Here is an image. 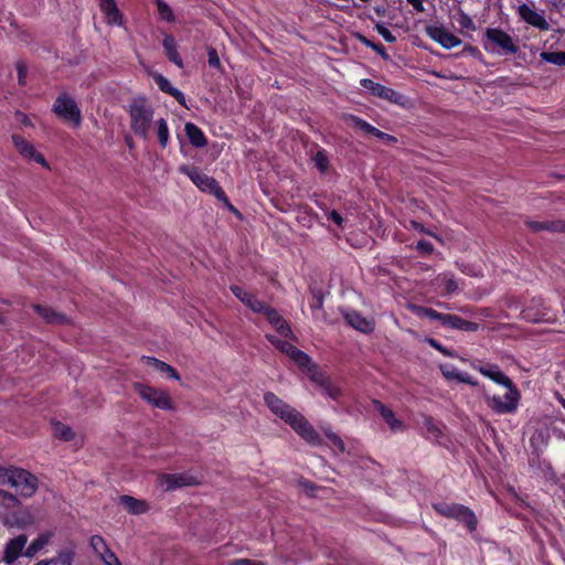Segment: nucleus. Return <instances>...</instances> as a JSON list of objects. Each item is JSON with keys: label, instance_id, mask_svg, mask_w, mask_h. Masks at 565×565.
<instances>
[{"label": "nucleus", "instance_id": "obj_1", "mask_svg": "<svg viewBox=\"0 0 565 565\" xmlns=\"http://www.w3.org/2000/svg\"><path fill=\"white\" fill-rule=\"evenodd\" d=\"M264 402L269 411L287 425L310 446L317 447L322 444V438L310 424V422L296 408L284 402L271 392L264 395Z\"/></svg>", "mask_w": 565, "mask_h": 565}, {"label": "nucleus", "instance_id": "obj_2", "mask_svg": "<svg viewBox=\"0 0 565 565\" xmlns=\"http://www.w3.org/2000/svg\"><path fill=\"white\" fill-rule=\"evenodd\" d=\"M264 402L269 411L287 425L310 446L317 447L322 444V438L310 424V422L296 408L284 402L271 392L264 395Z\"/></svg>", "mask_w": 565, "mask_h": 565}, {"label": "nucleus", "instance_id": "obj_3", "mask_svg": "<svg viewBox=\"0 0 565 565\" xmlns=\"http://www.w3.org/2000/svg\"><path fill=\"white\" fill-rule=\"evenodd\" d=\"M128 114L132 132L142 139H147L153 121V107L145 98H135L128 105Z\"/></svg>", "mask_w": 565, "mask_h": 565}, {"label": "nucleus", "instance_id": "obj_4", "mask_svg": "<svg viewBox=\"0 0 565 565\" xmlns=\"http://www.w3.org/2000/svg\"><path fill=\"white\" fill-rule=\"evenodd\" d=\"M134 388L139 397L152 407L161 411H172L174 408L170 394L164 390L142 383H136Z\"/></svg>", "mask_w": 565, "mask_h": 565}, {"label": "nucleus", "instance_id": "obj_5", "mask_svg": "<svg viewBox=\"0 0 565 565\" xmlns=\"http://www.w3.org/2000/svg\"><path fill=\"white\" fill-rule=\"evenodd\" d=\"M52 110L61 119L72 122L75 127L82 124V113L76 100L65 92L57 95Z\"/></svg>", "mask_w": 565, "mask_h": 565}, {"label": "nucleus", "instance_id": "obj_6", "mask_svg": "<svg viewBox=\"0 0 565 565\" xmlns=\"http://www.w3.org/2000/svg\"><path fill=\"white\" fill-rule=\"evenodd\" d=\"M243 303H245L254 312L264 313L267 317L270 324H273V327H275V329L281 337L288 338L292 334L291 329L289 328V326H287L285 323V321L278 315V312L268 308L264 302L258 300L254 295L249 294L245 299H243Z\"/></svg>", "mask_w": 565, "mask_h": 565}, {"label": "nucleus", "instance_id": "obj_7", "mask_svg": "<svg viewBox=\"0 0 565 565\" xmlns=\"http://www.w3.org/2000/svg\"><path fill=\"white\" fill-rule=\"evenodd\" d=\"M484 49L488 52L503 54H515L519 47L512 38L499 29H489L486 32Z\"/></svg>", "mask_w": 565, "mask_h": 565}, {"label": "nucleus", "instance_id": "obj_8", "mask_svg": "<svg viewBox=\"0 0 565 565\" xmlns=\"http://www.w3.org/2000/svg\"><path fill=\"white\" fill-rule=\"evenodd\" d=\"M507 390L508 391L503 397L488 394L484 395V402L495 414H513L519 407L521 393L518 387Z\"/></svg>", "mask_w": 565, "mask_h": 565}, {"label": "nucleus", "instance_id": "obj_9", "mask_svg": "<svg viewBox=\"0 0 565 565\" xmlns=\"http://www.w3.org/2000/svg\"><path fill=\"white\" fill-rule=\"evenodd\" d=\"M9 486L15 489L19 497L28 499L36 492L39 488V480L36 476L30 471L13 467Z\"/></svg>", "mask_w": 565, "mask_h": 565}, {"label": "nucleus", "instance_id": "obj_10", "mask_svg": "<svg viewBox=\"0 0 565 565\" xmlns=\"http://www.w3.org/2000/svg\"><path fill=\"white\" fill-rule=\"evenodd\" d=\"M179 171L189 177L200 190L210 192L216 198L225 200V194L216 180L201 172L196 167L181 166Z\"/></svg>", "mask_w": 565, "mask_h": 565}, {"label": "nucleus", "instance_id": "obj_11", "mask_svg": "<svg viewBox=\"0 0 565 565\" xmlns=\"http://www.w3.org/2000/svg\"><path fill=\"white\" fill-rule=\"evenodd\" d=\"M434 508L439 514L465 523L469 531L476 529L477 518L469 508L456 503H438L435 504Z\"/></svg>", "mask_w": 565, "mask_h": 565}, {"label": "nucleus", "instance_id": "obj_12", "mask_svg": "<svg viewBox=\"0 0 565 565\" xmlns=\"http://www.w3.org/2000/svg\"><path fill=\"white\" fill-rule=\"evenodd\" d=\"M267 339L282 353L287 354L295 363L303 370L311 371L313 363L308 354L295 348L287 340H280L276 335H267Z\"/></svg>", "mask_w": 565, "mask_h": 565}, {"label": "nucleus", "instance_id": "obj_13", "mask_svg": "<svg viewBox=\"0 0 565 565\" xmlns=\"http://www.w3.org/2000/svg\"><path fill=\"white\" fill-rule=\"evenodd\" d=\"M200 482L196 476L190 473H163L158 478L159 487L164 491L175 490L182 487L194 486Z\"/></svg>", "mask_w": 565, "mask_h": 565}, {"label": "nucleus", "instance_id": "obj_14", "mask_svg": "<svg viewBox=\"0 0 565 565\" xmlns=\"http://www.w3.org/2000/svg\"><path fill=\"white\" fill-rule=\"evenodd\" d=\"M519 18L529 25L541 31L550 30V24L542 11H537L533 4L521 3L516 7Z\"/></svg>", "mask_w": 565, "mask_h": 565}, {"label": "nucleus", "instance_id": "obj_15", "mask_svg": "<svg viewBox=\"0 0 565 565\" xmlns=\"http://www.w3.org/2000/svg\"><path fill=\"white\" fill-rule=\"evenodd\" d=\"M426 34L447 50L461 44V40L443 25L434 24L426 26Z\"/></svg>", "mask_w": 565, "mask_h": 565}, {"label": "nucleus", "instance_id": "obj_16", "mask_svg": "<svg viewBox=\"0 0 565 565\" xmlns=\"http://www.w3.org/2000/svg\"><path fill=\"white\" fill-rule=\"evenodd\" d=\"M89 545L103 565H122L100 535H93L89 540Z\"/></svg>", "mask_w": 565, "mask_h": 565}, {"label": "nucleus", "instance_id": "obj_17", "mask_svg": "<svg viewBox=\"0 0 565 565\" xmlns=\"http://www.w3.org/2000/svg\"><path fill=\"white\" fill-rule=\"evenodd\" d=\"M360 84L365 89L370 90L374 96L380 97L382 99L401 104L403 100V96L395 92L394 89L386 87L380 83H375L370 78H362Z\"/></svg>", "mask_w": 565, "mask_h": 565}, {"label": "nucleus", "instance_id": "obj_18", "mask_svg": "<svg viewBox=\"0 0 565 565\" xmlns=\"http://www.w3.org/2000/svg\"><path fill=\"white\" fill-rule=\"evenodd\" d=\"M28 543V536L20 534L11 539L4 546L2 561L12 565L21 555Z\"/></svg>", "mask_w": 565, "mask_h": 565}, {"label": "nucleus", "instance_id": "obj_19", "mask_svg": "<svg viewBox=\"0 0 565 565\" xmlns=\"http://www.w3.org/2000/svg\"><path fill=\"white\" fill-rule=\"evenodd\" d=\"M483 376L490 379L494 383L502 385L505 388L516 387L511 379L507 376L498 365H473Z\"/></svg>", "mask_w": 565, "mask_h": 565}, {"label": "nucleus", "instance_id": "obj_20", "mask_svg": "<svg viewBox=\"0 0 565 565\" xmlns=\"http://www.w3.org/2000/svg\"><path fill=\"white\" fill-rule=\"evenodd\" d=\"M343 317L353 329L360 332L370 333L374 329V321L372 319L363 317L360 312L355 310L343 311Z\"/></svg>", "mask_w": 565, "mask_h": 565}, {"label": "nucleus", "instance_id": "obj_21", "mask_svg": "<svg viewBox=\"0 0 565 565\" xmlns=\"http://www.w3.org/2000/svg\"><path fill=\"white\" fill-rule=\"evenodd\" d=\"M12 141L15 149L19 151L21 156L28 159H33L43 167H47L44 157L40 152H38L35 148L26 140H24L22 137L14 135L12 136Z\"/></svg>", "mask_w": 565, "mask_h": 565}, {"label": "nucleus", "instance_id": "obj_22", "mask_svg": "<svg viewBox=\"0 0 565 565\" xmlns=\"http://www.w3.org/2000/svg\"><path fill=\"white\" fill-rule=\"evenodd\" d=\"M99 8L108 24L118 26L122 24V15L114 0H99Z\"/></svg>", "mask_w": 565, "mask_h": 565}, {"label": "nucleus", "instance_id": "obj_23", "mask_svg": "<svg viewBox=\"0 0 565 565\" xmlns=\"http://www.w3.org/2000/svg\"><path fill=\"white\" fill-rule=\"evenodd\" d=\"M308 374L313 382L322 386V393L324 395L329 396L332 399H337L340 396V390L326 381L324 376L318 371L316 364L311 366V371H308Z\"/></svg>", "mask_w": 565, "mask_h": 565}, {"label": "nucleus", "instance_id": "obj_24", "mask_svg": "<svg viewBox=\"0 0 565 565\" xmlns=\"http://www.w3.org/2000/svg\"><path fill=\"white\" fill-rule=\"evenodd\" d=\"M443 326L451 329L476 332L479 330V324L472 321L465 320L458 316L446 315L443 317Z\"/></svg>", "mask_w": 565, "mask_h": 565}, {"label": "nucleus", "instance_id": "obj_25", "mask_svg": "<svg viewBox=\"0 0 565 565\" xmlns=\"http://www.w3.org/2000/svg\"><path fill=\"white\" fill-rule=\"evenodd\" d=\"M374 406L375 409L381 414L383 419L386 422L391 430L402 431L405 428L403 422L396 418L392 409L386 407L383 403L375 401Z\"/></svg>", "mask_w": 565, "mask_h": 565}, {"label": "nucleus", "instance_id": "obj_26", "mask_svg": "<svg viewBox=\"0 0 565 565\" xmlns=\"http://www.w3.org/2000/svg\"><path fill=\"white\" fill-rule=\"evenodd\" d=\"M119 502L130 514H142L149 509V505L145 500H139L130 495H121L119 498Z\"/></svg>", "mask_w": 565, "mask_h": 565}, {"label": "nucleus", "instance_id": "obj_27", "mask_svg": "<svg viewBox=\"0 0 565 565\" xmlns=\"http://www.w3.org/2000/svg\"><path fill=\"white\" fill-rule=\"evenodd\" d=\"M53 535L54 534L52 531H47V532H43V533L39 534L38 537H35L29 544V546L25 548L24 555L26 557L35 556L40 551H42L50 543Z\"/></svg>", "mask_w": 565, "mask_h": 565}, {"label": "nucleus", "instance_id": "obj_28", "mask_svg": "<svg viewBox=\"0 0 565 565\" xmlns=\"http://www.w3.org/2000/svg\"><path fill=\"white\" fill-rule=\"evenodd\" d=\"M184 131H185V135L192 146H194L196 148H203L207 145V140H206L202 129L199 128L193 122H186L184 125Z\"/></svg>", "mask_w": 565, "mask_h": 565}, {"label": "nucleus", "instance_id": "obj_29", "mask_svg": "<svg viewBox=\"0 0 565 565\" xmlns=\"http://www.w3.org/2000/svg\"><path fill=\"white\" fill-rule=\"evenodd\" d=\"M34 310L43 318L47 323L62 324L67 321L66 317L54 309L41 305H35Z\"/></svg>", "mask_w": 565, "mask_h": 565}, {"label": "nucleus", "instance_id": "obj_30", "mask_svg": "<svg viewBox=\"0 0 565 565\" xmlns=\"http://www.w3.org/2000/svg\"><path fill=\"white\" fill-rule=\"evenodd\" d=\"M142 361L147 365L153 366L157 371L166 374L168 377L173 379L175 381H180L179 373L175 371V369H173L168 363L162 362V361H160V360H158L156 358H152V356H142Z\"/></svg>", "mask_w": 565, "mask_h": 565}, {"label": "nucleus", "instance_id": "obj_31", "mask_svg": "<svg viewBox=\"0 0 565 565\" xmlns=\"http://www.w3.org/2000/svg\"><path fill=\"white\" fill-rule=\"evenodd\" d=\"M153 129L159 142V146L162 149H166L170 141V131L168 121L164 118H158L153 121Z\"/></svg>", "mask_w": 565, "mask_h": 565}, {"label": "nucleus", "instance_id": "obj_32", "mask_svg": "<svg viewBox=\"0 0 565 565\" xmlns=\"http://www.w3.org/2000/svg\"><path fill=\"white\" fill-rule=\"evenodd\" d=\"M162 45L169 61L174 63L177 66L182 67V60L177 51V44L174 39L171 35H166L163 38Z\"/></svg>", "mask_w": 565, "mask_h": 565}, {"label": "nucleus", "instance_id": "obj_33", "mask_svg": "<svg viewBox=\"0 0 565 565\" xmlns=\"http://www.w3.org/2000/svg\"><path fill=\"white\" fill-rule=\"evenodd\" d=\"M526 224L532 231H535V232H540L543 230L551 231V232H565V223H563L561 221H555V222L530 221Z\"/></svg>", "mask_w": 565, "mask_h": 565}, {"label": "nucleus", "instance_id": "obj_34", "mask_svg": "<svg viewBox=\"0 0 565 565\" xmlns=\"http://www.w3.org/2000/svg\"><path fill=\"white\" fill-rule=\"evenodd\" d=\"M435 284L437 286H443L446 294H452L458 290V282L456 281L454 275L449 273L438 275L435 278Z\"/></svg>", "mask_w": 565, "mask_h": 565}, {"label": "nucleus", "instance_id": "obj_35", "mask_svg": "<svg viewBox=\"0 0 565 565\" xmlns=\"http://www.w3.org/2000/svg\"><path fill=\"white\" fill-rule=\"evenodd\" d=\"M522 317L524 320L530 322H541L550 320L545 308L534 310L533 307H527L522 311Z\"/></svg>", "mask_w": 565, "mask_h": 565}, {"label": "nucleus", "instance_id": "obj_36", "mask_svg": "<svg viewBox=\"0 0 565 565\" xmlns=\"http://www.w3.org/2000/svg\"><path fill=\"white\" fill-rule=\"evenodd\" d=\"M347 121H348V125L350 127H352L353 129L363 131L369 135H372V132L377 131V128H375L374 126L370 125L365 120H363L354 115L348 116Z\"/></svg>", "mask_w": 565, "mask_h": 565}, {"label": "nucleus", "instance_id": "obj_37", "mask_svg": "<svg viewBox=\"0 0 565 565\" xmlns=\"http://www.w3.org/2000/svg\"><path fill=\"white\" fill-rule=\"evenodd\" d=\"M412 310L418 317L428 318L430 320H439L441 323H443V317L446 316L444 313L437 312L436 310H434L431 308H426V307H422V306H413Z\"/></svg>", "mask_w": 565, "mask_h": 565}, {"label": "nucleus", "instance_id": "obj_38", "mask_svg": "<svg viewBox=\"0 0 565 565\" xmlns=\"http://www.w3.org/2000/svg\"><path fill=\"white\" fill-rule=\"evenodd\" d=\"M53 434L55 437L65 441L71 440L74 436L72 429L60 422L53 424Z\"/></svg>", "mask_w": 565, "mask_h": 565}, {"label": "nucleus", "instance_id": "obj_39", "mask_svg": "<svg viewBox=\"0 0 565 565\" xmlns=\"http://www.w3.org/2000/svg\"><path fill=\"white\" fill-rule=\"evenodd\" d=\"M439 369L447 381H460L463 372H460L457 367L450 364H440Z\"/></svg>", "mask_w": 565, "mask_h": 565}, {"label": "nucleus", "instance_id": "obj_40", "mask_svg": "<svg viewBox=\"0 0 565 565\" xmlns=\"http://www.w3.org/2000/svg\"><path fill=\"white\" fill-rule=\"evenodd\" d=\"M154 1L157 3V10H158L159 18L167 22H172L174 20V14H173L172 9L169 7V4L167 2H164L163 0H154Z\"/></svg>", "mask_w": 565, "mask_h": 565}, {"label": "nucleus", "instance_id": "obj_41", "mask_svg": "<svg viewBox=\"0 0 565 565\" xmlns=\"http://www.w3.org/2000/svg\"><path fill=\"white\" fill-rule=\"evenodd\" d=\"M541 58L558 66L565 65V52H543Z\"/></svg>", "mask_w": 565, "mask_h": 565}, {"label": "nucleus", "instance_id": "obj_42", "mask_svg": "<svg viewBox=\"0 0 565 565\" xmlns=\"http://www.w3.org/2000/svg\"><path fill=\"white\" fill-rule=\"evenodd\" d=\"M424 429L430 439L437 440L441 436V430L433 418H425Z\"/></svg>", "mask_w": 565, "mask_h": 565}, {"label": "nucleus", "instance_id": "obj_43", "mask_svg": "<svg viewBox=\"0 0 565 565\" xmlns=\"http://www.w3.org/2000/svg\"><path fill=\"white\" fill-rule=\"evenodd\" d=\"M153 78H154L156 84L160 88V90H162L163 93H167L172 96L173 93L177 90V88L174 86H172L170 81L167 77H164L163 75L156 74L153 76Z\"/></svg>", "mask_w": 565, "mask_h": 565}, {"label": "nucleus", "instance_id": "obj_44", "mask_svg": "<svg viewBox=\"0 0 565 565\" xmlns=\"http://www.w3.org/2000/svg\"><path fill=\"white\" fill-rule=\"evenodd\" d=\"M49 565H72L73 555L72 553L64 552L60 553L56 557L51 559H44Z\"/></svg>", "mask_w": 565, "mask_h": 565}, {"label": "nucleus", "instance_id": "obj_45", "mask_svg": "<svg viewBox=\"0 0 565 565\" xmlns=\"http://www.w3.org/2000/svg\"><path fill=\"white\" fill-rule=\"evenodd\" d=\"M20 504V501L18 499V497H15L14 494L8 492V491H4V493L2 494L1 499H0V505L7 508V509H12V508H15Z\"/></svg>", "mask_w": 565, "mask_h": 565}, {"label": "nucleus", "instance_id": "obj_46", "mask_svg": "<svg viewBox=\"0 0 565 565\" xmlns=\"http://www.w3.org/2000/svg\"><path fill=\"white\" fill-rule=\"evenodd\" d=\"M324 435L329 441L337 448L339 452H344L345 447L343 440L333 431L324 429Z\"/></svg>", "mask_w": 565, "mask_h": 565}, {"label": "nucleus", "instance_id": "obj_47", "mask_svg": "<svg viewBox=\"0 0 565 565\" xmlns=\"http://www.w3.org/2000/svg\"><path fill=\"white\" fill-rule=\"evenodd\" d=\"M427 343L433 347L434 349L438 350L446 356L455 358L457 354L454 351L448 350L447 348L443 347L438 341H436L433 338H428Z\"/></svg>", "mask_w": 565, "mask_h": 565}, {"label": "nucleus", "instance_id": "obj_48", "mask_svg": "<svg viewBox=\"0 0 565 565\" xmlns=\"http://www.w3.org/2000/svg\"><path fill=\"white\" fill-rule=\"evenodd\" d=\"M375 30L386 42L393 43L396 41V38L393 35V33L383 24L377 23L375 25Z\"/></svg>", "mask_w": 565, "mask_h": 565}, {"label": "nucleus", "instance_id": "obj_49", "mask_svg": "<svg viewBox=\"0 0 565 565\" xmlns=\"http://www.w3.org/2000/svg\"><path fill=\"white\" fill-rule=\"evenodd\" d=\"M457 22L462 29L475 30L476 28L472 19L463 12L459 13Z\"/></svg>", "mask_w": 565, "mask_h": 565}, {"label": "nucleus", "instance_id": "obj_50", "mask_svg": "<svg viewBox=\"0 0 565 565\" xmlns=\"http://www.w3.org/2000/svg\"><path fill=\"white\" fill-rule=\"evenodd\" d=\"M359 40L365 46L371 47L372 50H374L375 52H377L382 56L386 57L385 50H384V47L381 44H375V43L371 42L370 40H367L363 35H359Z\"/></svg>", "mask_w": 565, "mask_h": 565}, {"label": "nucleus", "instance_id": "obj_51", "mask_svg": "<svg viewBox=\"0 0 565 565\" xmlns=\"http://www.w3.org/2000/svg\"><path fill=\"white\" fill-rule=\"evenodd\" d=\"M11 471H13V467H2L0 466V484L9 486L11 480Z\"/></svg>", "mask_w": 565, "mask_h": 565}, {"label": "nucleus", "instance_id": "obj_52", "mask_svg": "<svg viewBox=\"0 0 565 565\" xmlns=\"http://www.w3.org/2000/svg\"><path fill=\"white\" fill-rule=\"evenodd\" d=\"M316 167L321 171H326L328 168V158L323 152H318L313 158Z\"/></svg>", "mask_w": 565, "mask_h": 565}, {"label": "nucleus", "instance_id": "obj_53", "mask_svg": "<svg viewBox=\"0 0 565 565\" xmlns=\"http://www.w3.org/2000/svg\"><path fill=\"white\" fill-rule=\"evenodd\" d=\"M323 306V298L319 294H315L312 297V302L310 303V307L312 309V312L315 316H317V311H319Z\"/></svg>", "mask_w": 565, "mask_h": 565}, {"label": "nucleus", "instance_id": "obj_54", "mask_svg": "<svg viewBox=\"0 0 565 565\" xmlns=\"http://www.w3.org/2000/svg\"><path fill=\"white\" fill-rule=\"evenodd\" d=\"M15 68L18 72V82L20 85H25V76H26V67L22 62H18L15 64Z\"/></svg>", "mask_w": 565, "mask_h": 565}, {"label": "nucleus", "instance_id": "obj_55", "mask_svg": "<svg viewBox=\"0 0 565 565\" xmlns=\"http://www.w3.org/2000/svg\"><path fill=\"white\" fill-rule=\"evenodd\" d=\"M416 247L419 252L425 254H429L434 249L433 245L426 241H418Z\"/></svg>", "mask_w": 565, "mask_h": 565}, {"label": "nucleus", "instance_id": "obj_56", "mask_svg": "<svg viewBox=\"0 0 565 565\" xmlns=\"http://www.w3.org/2000/svg\"><path fill=\"white\" fill-rule=\"evenodd\" d=\"M231 290L235 295V297L238 298L242 302L243 299H245L249 295L248 291L242 289L239 286H232Z\"/></svg>", "mask_w": 565, "mask_h": 565}, {"label": "nucleus", "instance_id": "obj_57", "mask_svg": "<svg viewBox=\"0 0 565 565\" xmlns=\"http://www.w3.org/2000/svg\"><path fill=\"white\" fill-rule=\"evenodd\" d=\"M373 136L377 137L379 139L381 140H384L386 142H395L396 141V138L386 134V132H383L381 130L377 129V131L375 132H372Z\"/></svg>", "mask_w": 565, "mask_h": 565}, {"label": "nucleus", "instance_id": "obj_58", "mask_svg": "<svg viewBox=\"0 0 565 565\" xmlns=\"http://www.w3.org/2000/svg\"><path fill=\"white\" fill-rule=\"evenodd\" d=\"M209 64L213 67H217L220 65V60L214 50L209 52Z\"/></svg>", "mask_w": 565, "mask_h": 565}, {"label": "nucleus", "instance_id": "obj_59", "mask_svg": "<svg viewBox=\"0 0 565 565\" xmlns=\"http://www.w3.org/2000/svg\"><path fill=\"white\" fill-rule=\"evenodd\" d=\"M328 220L332 221L333 223H335L337 225H341L342 222H343V218L342 216L337 212V211H331L329 214H328Z\"/></svg>", "mask_w": 565, "mask_h": 565}, {"label": "nucleus", "instance_id": "obj_60", "mask_svg": "<svg viewBox=\"0 0 565 565\" xmlns=\"http://www.w3.org/2000/svg\"><path fill=\"white\" fill-rule=\"evenodd\" d=\"M232 565H264L263 563L253 562L247 558H238L232 562Z\"/></svg>", "mask_w": 565, "mask_h": 565}, {"label": "nucleus", "instance_id": "obj_61", "mask_svg": "<svg viewBox=\"0 0 565 565\" xmlns=\"http://www.w3.org/2000/svg\"><path fill=\"white\" fill-rule=\"evenodd\" d=\"M459 383H467L471 386L478 385V382L473 380L468 373H462Z\"/></svg>", "mask_w": 565, "mask_h": 565}, {"label": "nucleus", "instance_id": "obj_62", "mask_svg": "<svg viewBox=\"0 0 565 565\" xmlns=\"http://www.w3.org/2000/svg\"><path fill=\"white\" fill-rule=\"evenodd\" d=\"M172 97L175 98V100L181 104L182 106H185V96L184 94L177 88V90L173 93Z\"/></svg>", "mask_w": 565, "mask_h": 565}, {"label": "nucleus", "instance_id": "obj_63", "mask_svg": "<svg viewBox=\"0 0 565 565\" xmlns=\"http://www.w3.org/2000/svg\"><path fill=\"white\" fill-rule=\"evenodd\" d=\"M408 3H411L413 6V8L416 10V11H423L424 10V7H423V0H407Z\"/></svg>", "mask_w": 565, "mask_h": 565}, {"label": "nucleus", "instance_id": "obj_64", "mask_svg": "<svg viewBox=\"0 0 565 565\" xmlns=\"http://www.w3.org/2000/svg\"><path fill=\"white\" fill-rule=\"evenodd\" d=\"M413 227L418 232H424V226L417 222H412Z\"/></svg>", "mask_w": 565, "mask_h": 565}]
</instances>
